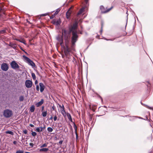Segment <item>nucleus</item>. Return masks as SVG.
<instances>
[{"instance_id": "f257e3e1", "label": "nucleus", "mask_w": 153, "mask_h": 153, "mask_svg": "<svg viewBox=\"0 0 153 153\" xmlns=\"http://www.w3.org/2000/svg\"><path fill=\"white\" fill-rule=\"evenodd\" d=\"M77 24L76 22L74 23L72 27L70 28L69 30H67L64 29H63L62 30V36L58 35L56 37V39L62 46H64L63 37H64L65 41V45L66 47V48L65 49V52L67 51L68 52L69 51L68 44L70 42L71 32H72V33L71 42L73 45L74 44L77 40L78 36L76 30Z\"/></svg>"}, {"instance_id": "f03ea898", "label": "nucleus", "mask_w": 153, "mask_h": 153, "mask_svg": "<svg viewBox=\"0 0 153 153\" xmlns=\"http://www.w3.org/2000/svg\"><path fill=\"white\" fill-rule=\"evenodd\" d=\"M23 57L25 62L29 65L32 66V67H34L35 66V63L28 57L24 55L23 56Z\"/></svg>"}, {"instance_id": "7ed1b4c3", "label": "nucleus", "mask_w": 153, "mask_h": 153, "mask_svg": "<svg viewBox=\"0 0 153 153\" xmlns=\"http://www.w3.org/2000/svg\"><path fill=\"white\" fill-rule=\"evenodd\" d=\"M10 65L11 68L14 69H18L20 67L19 65L15 61H13L11 62Z\"/></svg>"}, {"instance_id": "20e7f679", "label": "nucleus", "mask_w": 153, "mask_h": 153, "mask_svg": "<svg viewBox=\"0 0 153 153\" xmlns=\"http://www.w3.org/2000/svg\"><path fill=\"white\" fill-rule=\"evenodd\" d=\"M12 114L11 111L8 109H7L4 111V115L6 117H10Z\"/></svg>"}, {"instance_id": "39448f33", "label": "nucleus", "mask_w": 153, "mask_h": 153, "mask_svg": "<svg viewBox=\"0 0 153 153\" xmlns=\"http://www.w3.org/2000/svg\"><path fill=\"white\" fill-rule=\"evenodd\" d=\"M113 7H112L106 10L105 8L103 6H101L100 7V9L102 13H106L109 11Z\"/></svg>"}, {"instance_id": "423d86ee", "label": "nucleus", "mask_w": 153, "mask_h": 153, "mask_svg": "<svg viewBox=\"0 0 153 153\" xmlns=\"http://www.w3.org/2000/svg\"><path fill=\"white\" fill-rule=\"evenodd\" d=\"M25 85L27 88H30L32 85V82L30 80H27L25 82Z\"/></svg>"}, {"instance_id": "0eeeda50", "label": "nucleus", "mask_w": 153, "mask_h": 153, "mask_svg": "<svg viewBox=\"0 0 153 153\" xmlns=\"http://www.w3.org/2000/svg\"><path fill=\"white\" fill-rule=\"evenodd\" d=\"M1 68L2 70L6 71L8 70L9 68L8 64L6 63H3L1 65Z\"/></svg>"}, {"instance_id": "6e6552de", "label": "nucleus", "mask_w": 153, "mask_h": 153, "mask_svg": "<svg viewBox=\"0 0 153 153\" xmlns=\"http://www.w3.org/2000/svg\"><path fill=\"white\" fill-rule=\"evenodd\" d=\"M39 85L40 87V91L42 93L44 91L45 88V86L42 83H39Z\"/></svg>"}, {"instance_id": "1a4fd4ad", "label": "nucleus", "mask_w": 153, "mask_h": 153, "mask_svg": "<svg viewBox=\"0 0 153 153\" xmlns=\"http://www.w3.org/2000/svg\"><path fill=\"white\" fill-rule=\"evenodd\" d=\"M44 102V100L43 99L41 100L36 104V105L37 107H39L42 105Z\"/></svg>"}, {"instance_id": "9d476101", "label": "nucleus", "mask_w": 153, "mask_h": 153, "mask_svg": "<svg viewBox=\"0 0 153 153\" xmlns=\"http://www.w3.org/2000/svg\"><path fill=\"white\" fill-rule=\"evenodd\" d=\"M89 108L90 109H91L94 111L96 108V106L95 105H89Z\"/></svg>"}, {"instance_id": "9b49d317", "label": "nucleus", "mask_w": 153, "mask_h": 153, "mask_svg": "<svg viewBox=\"0 0 153 153\" xmlns=\"http://www.w3.org/2000/svg\"><path fill=\"white\" fill-rule=\"evenodd\" d=\"M61 23V21L59 19L56 21H54L53 24L56 25L57 26H59Z\"/></svg>"}, {"instance_id": "f8f14e48", "label": "nucleus", "mask_w": 153, "mask_h": 153, "mask_svg": "<svg viewBox=\"0 0 153 153\" xmlns=\"http://www.w3.org/2000/svg\"><path fill=\"white\" fill-rule=\"evenodd\" d=\"M49 149L47 148H42V149H40L39 150V152H47Z\"/></svg>"}, {"instance_id": "ddd939ff", "label": "nucleus", "mask_w": 153, "mask_h": 153, "mask_svg": "<svg viewBox=\"0 0 153 153\" xmlns=\"http://www.w3.org/2000/svg\"><path fill=\"white\" fill-rule=\"evenodd\" d=\"M70 14L71 12H70V9H69L66 13V16L67 19L69 18Z\"/></svg>"}, {"instance_id": "4468645a", "label": "nucleus", "mask_w": 153, "mask_h": 153, "mask_svg": "<svg viewBox=\"0 0 153 153\" xmlns=\"http://www.w3.org/2000/svg\"><path fill=\"white\" fill-rule=\"evenodd\" d=\"M67 116L69 120L71 121H72V119L71 114L69 113H67Z\"/></svg>"}, {"instance_id": "2eb2a0df", "label": "nucleus", "mask_w": 153, "mask_h": 153, "mask_svg": "<svg viewBox=\"0 0 153 153\" xmlns=\"http://www.w3.org/2000/svg\"><path fill=\"white\" fill-rule=\"evenodd\" d=\"M84 10V9L83 8L81 9L79 12L77 14L78 15H79L82 14L83 13Z\"/></svg>"}, {"instance_id": "dca6fc26", "label": "nucleus", "mask_w": 153, "mask_h": 153, "mask_svg": "<svg viewBox=\"0 0 153 153\" xmlns=\"http://www.w3.org/2000/svg\"><path fill=\"white\" fill-rule=\"evenodd\" d=\"M47 114V111H45L42 112V115L43 117H45L46 116Z\"/></svg>"}, {"instance_id": "f3484780", "label": "nucleus", "mask_w": 153, "mask_h": 153, "mask_svg": "<svg viewBox=\"0 0 153 153\" xmlns=\"http://www.w3.org/2000/svg\"><path fill=\"white\" fill-rule=\"evenodd\" d=\"M32 77L33 80H35L36 79V76L34 73H31Z\"/></svg>"}, {"instance_id": "a211bd4d", "label": "nucleus", "mask_w": 153, "mask_h": 153, "mask_svg": "<svg viewBox=\"0 0 153 153\" xmlns=\"http://www.w3.org/2000/svg\"><path fill=\"white\" fill-rule=\"evenodd\" d=\"M5 133L6 134H8L12 135L13 134V133L12 131H7L5 132Z\"/></svg>"}, {"instance_id": "6ab92c4d", "label": "nucleus", "mask_w": 153, "mask_h": 153, "mask_svg": "<svg viewBox=\"0 0 153 153\" xmlns=\"http://www.w3.org/2000/svg\"><path fill=\"white\" fill-rule=\"evenodd\" d=\"M48 131L49 132H51L53 131V129L52 128L50 127H48L47 128Z\"/></svg>"}, {"instance_id": "aec40b11", "label": "nucleus", "mask_w": 153, "mask_h": 153, "mask_svg": "<svg viewBox=\"0 0 153 153\" xmlns=\"http://www.w3.org/2000/svg\"><path fill=\"white\" fill-rule=\"evenodd\" d=\"M35 110L34 107L33 106H31L30 108V111L31 112H33Z\"/></svg>"}, {"instance_id": "412c9836", "label": "nucleus", "mask_w": 153, "mask_h": 153, "mask_svg": "<svg viewBox=\"0 0 153 153\" xmlns=\"http://www.w3.org/2000/svg\"><path fill=\"white\" fill-rule=\"evenodd\" d=\"M74 128L75 130V133H76V137L77 136V133H76V130H77V126H76V125L75 124H74Z\"/></svg>"}, {"instance_id": "4be33fe9", "label": "nucleus", "mask_w": 153, "mask_h": 153, "mask_svg": "<svg viewBox=\"0 0 153 153\" xmlns=\"http://www.w3.org/2000/svg\"><path fill=\"white\" fill-rule=\"evenodd\" d=\"M62 107H63V108L61 110V113H62V114H63V115H64V114H65V111L64 110V106L63 105L62 106Z\"/></svg>"}, {"instance_id": "5701e85b", "label": "nucleus", "mask_w": 153, "mask_h": 153, "mask_svg": "<svg viewBox=\"0 0 153 153\" xmlns=\"http://www.w3.org/2000/svg\"><path fill=\"white\" fill-rule=\"evenodd\" d=\"M40 127H37L36 128V131L38 132H40L42 131V130H40Z\"/></svg>"}, {"instance_id": "b1692460", "label": "nucleus", "mask_w": 153, "mask_h": 153, "mask_svg": "<svg viewBox=\"0 0 153 153\" xmlns=\"http://www.w3.org/2000/svg\"><path fill=\"white\" fill-rule=\"evenodd\" d=\"M47 146V145L46 143H44L41 145L40 147L41 148H43L44 147H46Z\"/></svg>"}, {"instance_id": "393cba45", "label": "nucleus", "mask_w": 153, "mask_h": 153, "mask_svg": "<svg viewBox=\"0 0 153 153\" xmlns=\"http://www.w3.org/2000/svg\"><path fill=\"white\" fill-rule=\"evenodd\" d=\"M36 133L34 131H32L31 133L33 137L35 136L36 135Z\"/></svg>"}, {"instance_id": "a878e982", "label": "nucleus", "mask_w": 153, "mask_h": 153, "mask_svg": "<svg viewBox=\"0 0 153 153\" xmlns=\"http://www.w3.org/2000/svg\"><path fill=\"white\" fill-rule=\"evenodd\" d=\"M19 100L20 101H22L24 100V97L23 96H21L19 98Z\"/></svg>"}, {"instance_id": "bb28decb", "label": "nucleus", "mask_w": 153, "mask_h": 153, "mask_svg": "<svg viewBox=\"0 0 153 153\" xmlns=\"http://www.w3.org/2000/svg\"><path fill=\"white\" fill-rule=\"evenodd\" d=\"M5 30H2L0 31V33L1 34H3L5 33Z\"/></svg>"}, {"instance_id": "cd10ccee", "label": "nucleus", "mask_w": 153, "mask_h": 153, "mask_svg": "<svg viewBox=\"0 0 153 153\" xmlns=\"http://www.w3.org/2000/svg\"><path fill=\"white\" fill-rule=\"evenodd\" d=\"M60 11V9H58L56 10V11L55 12V14H57Z\"/></svg>"}, {"instance_id": "c85d7f7f", "label": "nucleus", "mask_w": 153, "mask_h": 153, "mask_svg": "<svg viewBox=\"0 0 153 153\" xmlns=\"http://www.w3.org/2000/svg\"><path fill=\"white\" fill-rule=\"evenodd\" d=\"M36 90L38 91H39V87L38 85H37L36 86Z\"/></svg>"}, {"instance_id": "c756f323", "label": "nucleus", "mask_w": 153, "mask_h": 153, "mask_svg": "<svg viewBox=\"0 0 153 153\" xmlns=\"http://www.w3.org/2000/svg\"><path fill=\"white\" fill-rule=\"evenodd\" d=\"M23 152L22 151L19 150L17 151L16 153H23Z\"/></svg>"}, {"instance_id": "7c9ffc66", "label": "nucleus", "mask_w": 153, "mask_h": 153, "mask_svg": "<svg viewBox=\"0 0 153 153\" xmlns=\"http://www.w3.org/2000/svg\"><path fill=\"white\" fill-rule=\"evenodd\" d=\"M57 119V117H56V116H55L54 117V118H53L54 121H56V120Z\"/></svg>"}, {"instance_id": "2f4dec72", "label": "nucleus", "mask_w": 153, "mask_h": 153, "mask_svg": "<svg viewBox=\"0 0 153 153\" xmlns=\"http://www.w3.org/2000/svg\"><path fill=\"white\" fill-rule=\"evenodd\" d=\"M23 132L25 134H26L27 133V131L26 130H24L23 131Z\"/></svg>"}, {"instance_id": "473e14b6", "label": "nucleus", "mask_w": 153, "mask_h": 153, "mask_svg": "<svg viewBox=\"0 0 153 153\" xmlns=\"http://www.w3.org/2000/svg\"><path fill=\"white\" fill-rule=\"evenodd\" d=\"M29 145L30 146H31V147H33V144L32 143H29Z\"/></svg>"}, {"instance_id": "72a5a7b5", "label": "nucleus", "mask_w": 153, "mask_h": 153, "mask_svg": "<svg viewBox=\"0 0 153 153\" xmlns=\"http://www.w3.org/2000/svg\"><path fill=\"white\" fill-rule=\"evenodd\" d=\"M29 125L31 127H33L34 126V125L32 124H30Z\"/></svg>"}, {"instance_id": "f704fd0d", "label": "nucleus", "mask_w": 153, "mask_h": 153, "mask_svg": "<svg viewBox=\"0 0 153 153\" xmlns=\"http://www.w3.org/2000/svg\"><path fill=\"white\" fill-rule=\"evenodd\" d=\"M40 130H42V131L44 130V129H43V128L42 127H40Z\"/></svg>"}, {"instance_id": "c9c22d12", "label": "nucleus", "mask_w": 153, "mask_h": 153, "mask_svg": "<svg viewBox=\"0 0 153 153\" xmlns=\"http://www.w3.org/2000/svg\"><path fill=\"white\" fill-rule=\"evenodd\" d=\"M18 41H19V42H22V43H24V44H25V42H23V41H20V40H17Z\"/></svg>"}, {"instance_id": "e433bc0d", "label": "nucleus", "mask_w": 153, "mask_h": 153, "mask_svg": "<svg viewBox=\"0 0 153 153\" xmlns=\"http://www.w3.org/2000/svg\"><path fill=\"white\" fill-rule=\"evenodd\" d=\"M38 83V81H37V80H36L35 82V84L36 85V84H37Z\"/></svg>"}, {"instance_id": "4c0bfd02", "label": "nucleus", "mask_w": 153, "mask_h": 153, "mask_svg": "<svg viewBox=\"0 0 153 153\" xmlns=\"http://www.w3.org/2000/svg\"><path fill=\"white\" fill-rule=\"evenodd\" d=\"M47 14H48V13H46L43 14H42V15L43 16H45L47 15Z\"/></svg>"}, {"instance_id": "58836bf2", "label": "nucleus", "mask_w": 153, "mask_h": 153, "mask_svg": "<svg viewBox=\"0 0 153 153\" xmlns=\"http://www.w3.org/2000/svg\"><path fill=\"white\" fill-rule=\"evenodd\" d=\"M13 143L14 144H16V141H14L13 142Z\"/></svg>"}, {"instance_id": "ea45409f", "label": "nucleus", "mask_w": 153, "mask_h": 153, "mask_svg": "<svg viewBox=\"0 0 153 153\" xmlns=\"http://www.w3.org/2000/svg\"><path fill=\"white\" fill-rule=\"evenodd\" d=\"M62 141H60L59 142V144H62Z\"/></svg>"}, {"instance_id": "a19ab883", "label": "nucleus", "mask_w": 153, "mask_h": 153, "mask_svg": "<svg viewBox=\"0 0 153 153\" xmlns=\"http://www.w3.org/2000/svg\"><path fill=\"white\" fill-rule=\"evenodd\" d=\"M53 119V117L52 116H51V117L50 118H49V120H52Z\"/></svg>"}, {"instance_id": "79ce46f5", "label": "nucleus", "mask_w": 153, "mask_h": 153, "mask_svg": "<svg viewBox=\"0 0 153 153\" xmlns=\"http://www.w3.org/2000/svg\"><path fill=\"white\" fill-rule=\"evenodd\" d=\"M43 128L44 129H45V126L44 125V127H43Z\"/></svg>"}, {"instance_id": "37998d69", "label": "nucleus", "mask_w": 153, "mask_h": 153, "mask_svg": "<svg viewBox=\"0 0 153 153\" xmlns=\"http://www.w3.org/2000/svg\"><path fill=\"white\" fill-rule=\"evenodd\" d=\"M106 40H110V39H106ZM112 40H112H113L111 39V40Z\"/></svg>"}, {"instance_id": "c03bdc74", "label": "nucleus", "mask_w": 153, "mask_h": 153, "mask_svg": "<svg viewBox=\"0 0 153 153\" xmlns=\"http://www.w3.org/2000/svg\"><path fill=\"white\" fill-rule=\"evenodd\" d=\"M44 106H42V109L43 110L44 109Z\"/></svg>"}, {"instance_id": "a18cd8bd", "label": "nucleus", "mask_w": 153, "mask_h": 153, "mask_svg": "<svg viewBox=\"0 0 153 153\" xmlns=\"http://www.w3.org/2000/svg\"><path fill=\"white\" fill-rule=\"evenodd\" d=\"M53 18V17H50L51 19H52V18Z\"/></svg>"}, {"instance_id": "49530a36", "label": "nucleus", "mask_w": 153, "mask_h": 153, "mask_svg": "<svg viewBox=\"0 0 153 153\" xmlns=\"http://www.w3.org/2000/svg\"><path fill=\"white\" fill-rule=\"evenodd\" d=\"M25 153H30L29 152H27Z\"/></svg>"}, {"instance_id": "de8ad7c7", "label": "nucleus", "mask_w": 153, "mask_h": 153, "mask_svg": "<svg viewBox=\"0 0 153 153\" xmlns=\"http://www.w3.org/2000/svg\"><path fill=\"white\" fill-rule=\"evenodd\" d=\"M102 28L101 29V31H102Z\"/></svg>"}]
</instances>
